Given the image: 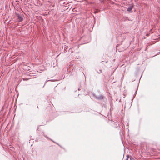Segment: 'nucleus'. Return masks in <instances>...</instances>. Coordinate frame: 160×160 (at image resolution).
Here are the masks:
<instances>
[{"mask_svg":"<svg viewBox=\"0 0 160 160\" xmlns=\"http://www.w3.org/2000/svg\"><path fill=\"white\" fill-rule=\"evenodd\" d=\"M133 8V5H131L129 6L127 8V11L128 12H132V9Z\"/></svg>","mask_w":160,"mask_h":160,"instance_id":"obj_3","label":"nucleus"},{"mask_svg":"<svg viewBox=\"0 0 160 160\" xmlns=\"http://www.w3.org/2000/svg\"><path fill=\"white\" fill-rule=\"evenodd\" d=\"M16 14L17 17V18L18 20V22H22L23 19V16L21 13H16Z\"/></svg>","mask_w":160,"mask_h":160,"instance_id":"obj_1","label":"nucleus"},{"mask_svg":"<svg viewBox=\"0 0 160 160\" xmlns=\"http://www.w3.org/2000/svg\"><path fill=\"white\" fill-rule=\"evenodd\" d=\"M58 145V146H59V145L58 143L57 144Z\"/></svg>","mask_w":160,"mask_h":160,"instance_id":"obj_13","label":"nucleus"},{"mask_svg":"<svg viewBox=\"0 0 160 160\" xmlns=\"http://www.w3.org/2000/svg\"><path fill=\"white\" fill-rule=\"evenodd\" d=\"M128 159H129V158L128 157L126 159V160H128Z\"/></svg>","mask_w":160,"mask_h":160,"instance_id":"obj_11","label":"nucleus"},{"mask_svg":"<svg viewBox=\"0 0 160 160\" xmlns=\"http://www.w3.org/2000/svg\"><path fill=\"white\" fill-rule=\"evenodd\" d=\"M53 142L56 143V144H58V143H57V142H55L54 141L52 140L51 139H50Z\"/></svg>","mask_w":160,"mask_h":160,"instance_id":"obj_7","label":"nucleus"},{"mask_svg":"<svg viewBox=\"0 0 160 160\" xmlns=\"http://www.w3.org/2000/svg\"><path fill=\"white\" fill-rule=\"evenodd\" d=\"M43 134H42V135L44 136L45 137H46V138H47L48 139H49V138L47 136V135H45V134H44V132H43Z\"/></svg>","mask_w":160,"mask_h":160,"instance_id":"obj_4","label":"nucleus"},{"mask_svg":"<svg viewBox=\"0 0 160 160\" xmlns=\"http://www.w3.org/2000/svg\"><path fill=\"white\" fill-rule=\"evenodd\" d=\"M160 52H158L157 53V54H156L155 56H156V55H157L159 54H160Z\"/></svg>","mask_w":160,"mask_h":160,"instance_id":"obj_8","label":"nucleus"},{"mask_svg":"<svg viewBox=\"0 0 160 160\" xmlns=\"http://www.w3.org/2000/svg\"><path fill=\"white\" fill-rule=\"evenodd\" d=\"M93 97L96 99L99 100H102L103 99V97L102 95H100L99 96H96L95 94H93Z\"/></svg>","mask_w":160,"mask_h":160,"instance_id":"obj_2","label":"nucleus"},{"mask_svg":"<svg viewBox=\"0 0 160 160\" xmlns=\"http://www.w3.org/2000/svg\"><path fill=\"white\" fill-rule=\"evenodd\" d=\"M53 80H48L47 81L45 82V84L46 83V82H48V81H53Z\"/></svg>","mask_w":160,"mask_h":160,"instance_id":"obj_6","label":"nucleus"},{"mask_svg":"<svg viewBox=\"0 0 160 160\" xmlns=\"http://www.w3.org/2000/svg\"><path fill=\"white\" fill-rule=\"evenodd\" d=\"M99 72H102V70H99Z\"/></svg>","mask_w":160,"mask_h":160,"instance_id":"obj_10","label":"nucleus"},{"mask_svg":"<svg viewBox=\"0 0 160 160\" xmlns=\"http://www.w3.org/2000/svg\"><path fill=\"white\" fill-rule=\"evenodd\" d=\"M23 80H25V79H24V78H23Z\"/></svg>","mask_w":160,"mask_h":160,"instance_id":"obj_12","label":"nucleus"},{"mask_svg":"<svg viewBox=\"0 0 160 160\" xmlns=\"http://www.w3.org/2000/svg\"><path fill=\"white\" fill-rule=\"evenodd\" d=\"M130 160H134V159L131 157H130Z\"/></svg>","mask_w":160,"mask_h":160,"instance_id":"obj_5","label":"nucleus"},{"mask_svg":"<svg viewBox=\"0 0 160 160\" xmlns=\"http://www.w3.org/2000/svg\"><path fill=\"white\" fill-rule=\"evenodd\" d=\"M138 86H137V90H136V92H137V90H138Z\"/></svg>","mask_w":160,"mask_h":160,"instance_id":"obj_9","label":"nucleus"}]
</instances>
